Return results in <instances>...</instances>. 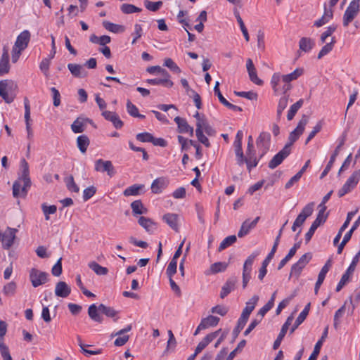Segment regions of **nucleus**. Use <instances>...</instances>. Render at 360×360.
I'll return each mask as SVG.
<instances>
[{"label":"nucleus","mask_w":360,"mask_h":360,"mask_svg":"<svg viewBox=\"0 0 360 360\" xmlns=\"http://www.w3.org/2000/svg\"><path fill=\"white\" fill-rule=\"evenodd\" d=\"M127 109L128 113L134 117H139L141 119L145 118V115L139 114V110L135 105H134L130 101L127 103Z\"/></svg>","instance_id":"49"},{"label":"nucleus","mask_w":360,"mask_h":360,"mask_svg":"<svg viewBox=\"0 0 360 360\" xmlns=\"http://www.w3.org/2000/svg\"><path fill=\"white\" fill-rule=\"evenodd\" d=\"M291 148H289L288 146H285L283 148L280 150L276 155L269 162V167L270 169H274L280 165L282 162L286 158L290 153Z\"/></svg>","instance_id":"11"},{"label":"nucleus","mask_w":360,"mask_h":360,"mask_svg":"<svg viewBox=\"0 0 360 360\" xmlns=\"http://www.w3.org/2000/svg\"><path fill=\"white\" fill-rule=\"evenodd\" d=\"M360 181V169L354 171L352 175L348 178L347 181L345 183V185L350 191L356 187L359 181Z\"/></svg>","instance_id":"34"},{"label":"nucleus","mask_w":360,"mask_h":360,"mask_svg":"<svg viewBox=\"0 0 360 360\" xmlns=\"http://www.w3.org/2000/svg\"><path fill=\"white\" fill-rule=\"evenodd\" d=\"M236 240H237V238L235 235H231V236H229L225 238L220 243L218 250L220 252V251L226 249L229 246H230L232 244H233L234 243H236Z\"/></svg>","instance_id":"51"},{"label":"nucleus","mask_w":360,"mask_h":360,"mask_svg":"<svg viewBox=\"0 0 360 360\" xmlns=\"http://www.w3.org/2000/svg\"><path fill=\"white\" fill-rule=\"evenodd\" d=\"M228 267V264L226 262H215L210 265V269H207L205 274L206 275L215 274L219 272L224 271Z\"/></svg>","instance_id":"30"},{"label":"nucleus","mask_w":360,"mask_h":360,"mask_svg":"<svg viewBox=\"0 0 360 360\" xmlns=\"http://www.w3.org/2000/svg\"><path fill=\"white\" fill-rule=\"evenodd\" d=\"M120 9L122 13H126V14L137 13V12H140L141 11V8L135 6L134 5L129 4H122L121 6Z\"/></svg>","instance_id":"56"},{"label":"nucleus","mask_w":360,"mask_h":360,"mask_svg":"<svg viewBox=\"0 0 360 360\" xmlns=\"http://www.w3.org/2000/svg\"><path fill=\"white\" fill-rule=\"evenodd\" d=\"M311 259V254L310 252L304 254L299 260L292 266L289 278L295 277L296 279H298L302 270L309 262Z\"/></svg>","instance_id":"5"},{"label":"nucleus","mask_w":360,"mask_h":360,"mask_svg":"<svg viewBox=\"0 0 360 360\" xmlns=\"http://www.w3.org/2000/svg\"><path fill=\"white\" fill-rule=\"evenodd\" d=\"M234 14H235V16L237 19V21L239 24V26H240V28L241 30V32H243V34L245 37V39L246 40V41H249L250 40V36H249V34H248V30L243 22V20H242L239 13L238 11H235L234 12Z\"/></svg>","instance_id":"52"},{"label":"nucleus","mask_w":360,"mask_h":360,"mask_svg":"<svg viewBox=\"0 0 360 360\" xmlns=\"http://www.w3.org/2000/svg\"><path fill=\"white\" fill-rule=\"evenodd\" d=\"M71 288L64 281H59L55 288V295L57 297L65 298L70 295Z\"/></svg>","instance_id":"22"},{"label":"nucleus","mask_w":360,"mask_h":360,"mask_svg":"<svg viewBox=\"0 0 360 360\" xmlns=\"http://www.w3.org/2000/svg\"><path fill=\"white\" fill-rule=\"evenodd\" d=\"M95 170L99 172H106L110 177L113 176L116 173L112 162L102 159H98L95 162Z\"/></svg>","instance_id":"10"},{"label":"nucleus","mask_w":360,"mask_h":360,"mask_svg":"<svg viewBox=\"0 0 360 360\" xmlns=\"http://www.w3.org/2000/svg\"><path fill=\"white\" fill-rule=\"evenodd\" d=\"M219 318L214 316H208L201 320L200 328H207L209 327L216 326L219 322Z\"/></svg>","instance_id":"31"},{"label":"nucleus","mask_w":360,"mask_h":360,"mask_svg":"<svg viewBox=\"0 0 360 360\" xmlns=\"http://www.w3.org/2000/svg\"><path fill=\"white\" fill-rule=\"evenodd\" d=\"M259 160L257 159L256 155L253 153L252 155L246 156L244 159V163L246 164L247 169L249 172H251L253 167H257L258 165Z\"/></svg>","instance_id":"48"},{"label":"nucleus","mask_w":360,"mask_h":360,"mask_svg":"<svg viewBox=\"0 0 360 360\" xmlns=\"http://www.w3.org/2000/svg\"><path fill=\"white\" fill-rule=\"evenodd\" d=\"M131 208L134 216L138 214H146L148 212L142 202L140 200H134L131 203Z\"/></svg>","instance_id":"37"},{"label":"nucleus","mask_w":360,"mask_h":360,"mask_svg":"<svg viewBox=\"0 0 360 360\" xmlns=\"http://www.w3.org/2000/svg\"><path fill=\"white\" fill-rule=\"evenodd\" d=\"M271 135L268 132L263 131L260 133L259 137L257 139L256 143L262 154L259 158H262L264 155L269 150L270 146Z\"/></svg>","instance_id":"12"},{"label":"nucleus","mask_w":360,"mask_h":360,"mask_svg":"<svg viewBox=\"0 0 360 360\" xmlns=\"http://www.w3.org/2000/svg\"><path fill=\"white\" fill-rule=\"evenodd\" d=\"M99 311L105 314L106 316L112 318L114 319V321H117V314L119 313L118 311H116L114 308L111 307L105 306L103 304H101L98 306Z\"/></svg>","instance_id":"35"},{"label":"nucleus","mask_w":360,"mask_h":360,"mask_svg":"<svg viewBox=\"0 0 360 360\" xmlns=\"http://www.w3.org/2000/svg\"><path fill=\"white\" fill-rule=\"evenodd\" d=\"M344 143H345V139H343L340 143H339V145L336 147L334 153H333V155H331L330 157V159L329 160V162H328L326 167H325L324 170L323 171V172L321 173V176L320 178L321 179H323L325 176L327 175V174L329 172V171L330 170L331 167H333V165L335 160V158L336 157L338 156V153H339V151H340V148L344 145Z\"/></svg>","instance_id":"26"},{"label":"nucleus","mask_w":360,"mask_h":360,"mask_svg":"<svg viewBox=\"0 0 360 360\" xmlns=\"http://www.w3.org/2000/svg\"><path fill=\"white\" fill-rule=\"evenodd\" d=\"M259 219V217H257L252 221H250L249 219L245 220L242 223L240 229L238 232V236L239 238H243L244 236H247L252 229L256 227Z\"/></svg>","instance_id":"14"},{"label":"nucleus","mask_w":360,"mask_h":360,"mask_svg":"<svg viewBox=\"0 0 360 360\" xmlns=\"http://www.w3.org/2000/svg\"><path fill=\"white\" fill-rule=\"evenodd\" d=\"M24 107H25V120L26 123V130L27 132V139H32L33 136V131L31 128L30 123V101L27 97L24 98Z\"/></svg>","instance_id":"19"},{"label":"nucleus","mask_w":360,"mask_h":360,"mask_svg":"<svg viewBox=\"0 0 360 360\" xmlns=\"http://www.w3.org/2000/svg\"><path fill=\"white\" fill-rule=\"evenodd\" d=\"M330 266H331L330 261L328 260L325 264V265L322 267V269H321V271L319 274V276H318V279L315 284V288H314L315 294L318 293V291H319L321 285H322V283L325 279L326 275L327 274V273L328 272V271L330 268Z\"/></svg>","instance_id":"25"},{"label":"nucleus","mask_w":360,"mask_h":360,"mask_svg":"<svg viewBox=\"0 0 360 360\" xmlns=\"http://www.w3.org/2000/svg\"><path fill=\"white\" fill-rule=\"evenodd\" d=\"M335 42H336V41H335V38L333 37L331 39L330 42L327 43L326 45H324L318 54V56H317L318 59H321L324 56H326L328 53H330L333 50Z\"/></svg>","instance_id":"45"},{"label":"nucleus","mask_w":360,"mask_h":360,"mask_svg":"<svg viewBox=\"0 0 360 360\" xmlns=\"http://www.w3.org/2000/svg\"><path fill=\"white\" fill-rule=\"evenodd\" d=\"M102 115L106 120L111 122L116 129H121L122 127L123 122L120 120V117L116 112L108 110H103L102 112Z\"/></svg>","instance_id":"20"},{"label":"nucleus","mask_w":360,"mask_h":360,"mask_svg":"<svg viewBox=\"0 0 360 360\" xmlns=\"http://www.w3.org/2000/svg\"><path fill=\"white\" fill-rule=\"evenodd\" d=\"M162 4H163V3L162 1H155V2L150 1L149 0L144 1L145 7L148 10L153 11V12L158 11L161 8Z\"/></svg>","instance_id":"54"},{"label":"nucleus","mask_w":360,"mask_h":360,"mask_svg":"<svg viewBox=\"0 0 360 360\" xmlns=\"http://www.w3.org/2000/svg\"><path fill=\"white\" fill-rule=\"evenodd\" d=\"M177 269V261L172 259L167 268L166 274L168 277H172L176 273Z\"/></svg>","instance_id":"63"},{"label":"nucleus","mask_w":360,"mask_h":360,"mask_svg":"<svg viewBox=\"0 0 360 360\" xmlns=\"http://www.w3.org/2000/svg\"><path fill=\"white\" fill-rule=\"evenodd\" d=\"M89 267L94 271L97 275H106L108 273V269L98 264L96 262H91L88 264Z\"/></svg>","instance_id":"44"},{"label":"nucleus","mask_w":360,"mask_h":360,"mask_svg":"<svg viewBox=\"0 0 360 360\" xmlns=\"http://www.w3.org/2000/svg\"><path fill=\"white\" fill-rule=\"evenodd\" d=\"M214 94L217 96L219 101L225 105L226 108L231 109L234 111H239L241 112L243 109L237 105H235L231 103H229L224 96H221V93L219 90V82H216L215 85L214 86Z\"/></svg>","instance_id":"17"},{"label":"nucleus","mask_w":360,"mask_h":360,"mask_svg":"<svg viewBox=\"0 0 360 360\" xmlns=\"http://www.w3.org/2000/svg\"><path fill=\"white\" fill-rule=\"evenodd\" d=\"M360 257V251L354 256L352 263L347 269L346 272L342 276V278L336 287V291L339 292L349 281L350 276L353 274L356 269V266L359 262Z\"/></svg>","instance_id":"8"},{"label":"nucleus","mask_w":360,"mask_h":360,"mask_svg":"<svg viewBox=\"0 0 360 360\" xmlns=\"http://www.w3.org/2000/svg\"><path fill=\"white\" fill-rule=\"evenodd\" d=\"M98 307L93 304L89 307L88 314L91 320L96 322L102 323L103 319L99 313Z\"/></svg>","instance_id":"33"},{"label":"nucleus","mask_w":360,"mask_h":360,"mask_svg":"<svg viewBox=\"0 0 360 360\" xmlns=\"http://www.w3.org/2000/svg\"><path fill=\"white\" fill-rule=\"evenodd\" d=\"M68 68L71 74L77 78H84L87 76V72L83 68L81 65L69 63Z\"/></svg>","instance_id":"27"},{"label":"nucleus","mask_w":360,"mask_h":360,"mask_svg":"<svg viewBox=\"0 0 360 360\" xmlns=\"http://www.w3.org/2000/svg\"><path fill=\"white\" fill-rule=\"evenodd\" d=\"M360 11V0H352L345 11L342 18V25L347 27L357 16Z\"/></svg>","instance_id":"4"},{"label":"nucleus","mask_w":360,"mask_h":360,"mask_svg":"<svg viewBox=\"0 0 360 360\" xmlns=\"http://www.w3.org/2000/svg\"><path fill=\"white\" fill-rule=\"evenodd\" d=\"M336 29H337V25H333L328 27L326 30L325 32H323L321 35L320 40H321V43L322 44L325 43L326 39L328 37L331 36L332 34L336 30Z\"/></svg>","instance_id":"61"},{"label":"nucleus","mask_w":360,"mask_h":360,"mask_svg":"<svg viewBox=\"0 0 360 360\" xmlns=\"http://www.w3.org/2000/svg\"><path fill=\"white\" fill-rule=\"evenodd\" d=\"M221 332V329L207 335L197 345L195 352V356L200 353L211 342H212Z\"/></svg>","instance_id":"15"},{"label":"nucleus","mask_w":360,"mask_h":360,"mask_svg":"<svg viewBox=\"0 0 360 360\" xmlns=\"http://www.w3.org/2000/svg\"><path fill=\"white\" fill-rule=\"evenodd\" d=\"M235 94L240 97H243L249 100H257V94L252 91H235Z\"/></svg>","instance_id":"62"},{"label":"nucleus","mask_w":360,"mask_h":360,"mask_svg":"<svg viewBox=\"0 0 360 360\" xmlns=\"http://www.w3.org/2000/svg\"><path fill=\"white\" fill-rule=\"evenodd\" d=\"M30 32L28 30L22 31L16 39V41L14 44V46L19 48L20 49L25 50L29 44L30 40Z\"/></svg>","instance_id":"16"},{"label":"nucleus","mask_w":360,"mask_h":360,"mask_svg":"<svg viewBox=\"0 0 360 360\" xmlns=\"http://www.w3.org/2000/svg\"><path fill=\"white\" fill-rule=\"evenodd\" d=\"M174 122L177 124L179 133H189L191 136H193V128L188 124L184 118L176 117Z\"/></svg>","instance_id":"23"},{"label":"nucleus","mask_w":360,"mask_h":360,"mask_svg":"<svg viewBox=\"0 0 360 360\" xmlns=\"http://www.w3.org/2000/svg\"><path fill=\"white\" fill-rule=\"evenodd\" d=\"M345 303L339 309H338L334 315V323L333 326L335 328H338L340 324V319L342 317L345 311Z\"/></svg>","instance_id":"58"},{"label":"nucleus","mask_w":360,"mask_h":360,"mask_svg":"<svg viewBox=\"0 0 360 360\" xmlns=\"http://www.w3.org/2000/svg\"><path fill=\"white\" fill-rule=\"evenodd\" d=\"M164 65L169 68L174 72H181V69L179 67L169 58L165 60Z\"/></svg>","instance_id":"64"},{"label":"nucleus","mask_w":360,"mask_h":360,"mask_svg":"<svg viewBox=\"0 0 360 360\" xmlns=\"http://www.w3.org/2000/svg\"><path fill=\"white\" fill-rule=\"evenodd\" d=\"M138 222L147 232L153 233L156 229V224L150 218L141 217Z\"/></svg>","instance_id":"29"},{"label":"nucleus","mask_w":360,"mask_h":360,"mask_svg":"<svg viewBox=\"0 0 360 360\" xmlns=\"http://www.w3.org/2000/svg\"><path fill=\"white\" fill-rule=\"evenodd\" d=\"M178 215L173 213L165 214L162 219L174 231H178L179 226L177 224Z\"/></svg>","instance_id":"36"},{"label":"nucleus","mask_w":360,"mask_h":360,"mask_svg":"<svg viewBox=\"0 0 360 360\" xmlns=\"http://www.w3.org/2000/svg\"><path fill=\"white\" fill-rule=\"evenodd\" d=\"M17 231L16 229L7 228L3 234L2 246L4 249L8 250L13 245Z\"/></svg>","instance_id":"13"},{"label":"nucleus","mask_w":360,"mask_h":360,"mask_svg":"<svg viewBox=\"0 0 360 360\" xmlns=\"http://www.w3.org/2000/svg\"><path fill=\"white\" fill-rule=\"evenodd\" d=\"M304 73L303 68H296L292 72L281 76L282 81L289 84L291 81L297 79Z\"/></svg>","instance_id":"38"},{"label":"nucleus","mask_w":360,"mask_h":360,"mask_svg":"<svg viewBox=\"0 0 360 360\" xmlns=\"http://www.w3.org/2000/svg\"><path fill=\"white\" fill-rule=\"evenodd\" d=\"M49 274L32 268L30 271V280L33 287L37 288L48 281Z\"/></svg>","instance_id":"9"},{"label":"nucleus","mask_w":360,"mask_h":360,"mask_svg":"<svg viewBox=\"0 0 360 360\" xmlns=\"http://www.w3.org/2000/svg\"><path fill=\"white\" fill-rule=\"evenodd\" d=\"M195 134L198 140L204 144L206 147L210 146V143L208 139L203 134L201 122L199 121L196 123Z\"/></svg>","instance_id":"40"},{"label":"nucleus","mask_w":360,"mask_h":360,"mask_svg":"<svg viewBox=\"0 0 360 360\" xmlns=\"http://www.w3.org/2000/svg\"><path fill=\"white\" fill-rule=\"evenodd\" d=\"M87 123H92V120L89 118L77 117L72 124L71 129L74 133H82L85 130Z\"/></svg>","instance_id":"21"},{"label":"nucleus","mask_w":360,"mask_h":360,"mask_svg":"<svg viewBox=\"0 0 360 360\" xmlns=\"http://www.w3.org/2000/svg\"><path fill=\"white\" fill-rule=\"evenodd\" d=\"M41 209L46 220L49 219V214H55L57 211V207L56 205L47 206L45 203L41 205Z\"/></svg>","instance_id":"57"},{"label":"nucleus","mask_w":360,"mask_h":360,"mask_svg":"<svg viewBox=\"0 0 360 360\" xmlns=\"http://www.w3.org/2000/svg\"><path fill=\"white\" fill-rule=\"evenodd\" d=\"M65 182L68 189L70 191L78 193L79 191V186L75 184L74 177L71 175L65 179Z\"/></svg>","instance_id":"55"},{"label":"nucleus","mask_w":360,"mask_h":360,"mask_svg":"<svg viewBox=\"0 0 360 360\" xmlns=\"http://www.w3.org/2000/svg\"><path fill=\"white\" fill-rule=\"evenodd\" d=\"M143 188V185L134 184L127 188H126L123 194L124 196L137 195L139 193L141 189Z\"/></svg>","instance_id":"50"},{"label":"nucleus","mask_w":360,"mask_h":360,"mask_svg":"<svg viewBox=\"0 0 360 360\" xmlns=\"http://www.w3.org/2000/svg\"><path fill=\"white\" fill-rule=\"evenodd\" d=\"M314 45V41L309 37H302L299 41V48L304 52H309Z\"/></svg>","instance_id":"42"},{"label":"nucleus","mask_w":360,"mask_h":360,"mask_svg":"<svg viewBox=\"0 0 360 360\" xmlns=\"http://www.w3.org/2000/svg\"><path fill=\"white\" fill-rule=\"evenodd\" d=\"M76 282H77V285L80 288V290H82V292H83V294L84 295H86L88 297H95V295L94 293H92L91 292L85 288V286H84V285H83V283L82 282V280H81L80 275H77V277H76Z\"/></svg>","instance_id":"60"},{"label":"nucleus","mask_w":360,"mask_h":360,"mask_svg":"<svg viewBox=\"0 0 360 360\" xmlns=\"http://www.w3.org/2000/svg\"><path fill=\"white\" fill-rule=\"evenodd\" d=\"M9 70V55L7 51H4L0 58V76L8 73Z\"/></svg>","instance_id":"28"},{"label":"nucleus","mask_w":360,"mask_h":360,"mask_svg":"<svg viewBox=\"0 0 360 360\" xmlns=\"http://www.w3.org/2000/svg\"><path fill=\"white\" fill-rule=\"evenodd\" d=\"M89 143V139L86 135L79 136L77 139V145L82 153H86Z\"/></svg>","instance_id":"41"},{"label":"nucleus","mask_w":360,"mask_h":360,"mask_svg":"<svg viewBox=\"0 0 360 360\" xmlns=\"http://www.w3.org/2000/svg\"><path fill=\"white\" fill-rule=\"evenodd\" d=\"M308 121L309 117L306 115H303L297 127L290 132L288 137L289 143L285 145L288 146L289 148H291V146L299 139L300 136L302 134Z\"/></svg>","instance_id":"7"},{"label":"nucleus","mask_w":360,"mask_h":360,"mask_svg":"<svg viewBox=\"0 0 360 360\" xmlns=\"http://www.w3.org/2000/svg\"><path fill=\"white\" fill-rule=\"evenodd\" d=\"M235 148L237 164L242 166L244 164V159L246 158L244 156L242 146H236Z\"/></svg>","instance_id":"59"},{"label":"nucleus","mask_w":360,"mask_h":360,"mask_svg":"<svg viewBox=\"0 0 360 360\" xmlns=\"http://www.w3.org/2000/svg\"><path fill=\"white\" fill-rule=\"evenodd\" d=\"M310 309V303H308L302 311L299 314L298 317L295 320V322L290 329V333H292L295 329L305 320L307 316Z\"/></svg>","instance_id":"32"},{"label":"nucleus","mask_w":360,"mask_h":360,"mask_svg":"<svg viewBox=\"0 0 360 360\" xmlns=\"http://www.w3.org/2000/svg\"><path fill=\"white\" fill-rule=\"evenodd\" d=\"M258 251L253 252L245 261L243 267V288H245L251 278L252 266L255 259L259 255Z\"/></svg>","instance_id":"6"},{"label":"nucleus","mask_w":360,"mask_h":360,"mask_svg":"<svg viewBox=\"0 0 360 360\" xmlns=\"http://www.w3.org/2000/svg\"><path fill=\"white\" fill-rule=\"evenodd\" d=\"M16 290L17 283L15 281H11L4 285L2 293L6 297H13L15 295Z\"/></svg>","instance_id":"39"},{"label":"nucleus","mask_w":360,"mask_h":360,"mask_svg":"<svg viewBox=\"0 0 360 360\" xmlns=\"http://www.w3.org/2000/svg\"><path fill=\"white\" fill-rule=\"evenodd\" d=\"M303 100L300 99L297 101L295 103L291 105L290 110L288 112L287 118L288 120H291L295 117V114L298 111V110L302 107L303 105Z\"/></svg>","instance_id":"46"},{"label":"nucleus","mask_w":360,"mask_h":360,"mask_svg":"<svg viewBox=\"0 0 360 360\" xmlns=\"http://www.w3.org/2000/svg\"><path fill=\"white\" fill-rule=\"evenodd\" d=\"M20 165L22 168L21 176L13 183V195L15 198L20 196V190L22 194L25 195L27 192V188L31 186L28 163L25 159H22L20 161Z\"/></svg>","instance_id":"1"},{"label":"nucleus","mask_w":360,"mask_h":360,"mask_svg":"<svg viewBox=\"0 0 360 360\" xmlns=\"http://www.w3.org/2000/svg\"><path fill=\"white\" fill-rule=\"evenodd\" d=\"M169 184V180L165 177L155 179L151 184V190L153 193H160L166 188Z\"/></svg>","instance_id":"24"},{"label":"nucleus","mask_w":360,"mask_h":360,"mask_svg":"<svg viewBox=\"0 0 360 360\" xmlns=\"http://www.w3.org/2000/svg\"><path fill=\"white\" fill-rule=\"evenodd\" d=\"M238 282V278L236 276L230 277L224 283V285L221 288V290L220 292V297L224 299L226 297L231 291L235 289L236 284Z\"/></svg>","instance_id":"18"},{"label":"nucleus","mask_w":360,"mask_h":360,"mask_svg":"<svg viewBox=\"0 0 360 360\" xmlns=\"http://www.w3.org/2000/svg\"><path fill=\"white\" fill-rule=\"evenodd\" d=\"M18 84L11 79L0 81V96L7 103H11L17 94Z\"/></svg>","instance_id":"3"},{"label":"nucleus","mask_w":360,"mask_h":360,"mask_svg":"<svg viewBox=\"0 0 360 360\" xmlns=\"http://www.w3.org/2000/svg\"><path fill=\"white\" fill-rule=\"evenodd\" d=\"M259 300L258 295H253L246 303L245 307L243 309L240 317L238 320L237 326L234 328L233 331V335L234 338H236L240 333V330L245 326L248 318L254 310L257 303Z\"/></svg>","instance_id":"2"},{"label":"nucleus","mask_w":360,"mask_h":360,"mask_svg":"<svg viewBox=\"0 0 360 360\" xmlns=\"http://www.w3.org/2000/svg\"><path fill=\"white\" fill-rule=\"evenodd\" d=\"M103 25L107 30L114 33L121 32L124 30L123 26L108 21H103Z\"/></svg>","instance_id":"47"},{"label":"nucleus","mask_w":360,"mask_h":360,"mask_svg":"<svg viewBox=\"0 0 360 360\" xmlns=\"http://www.w3.org/2000/svg\"><path fill=\"white\" fill-rule=\"evenodd\" d=\"M147 82L152 85H162L169 88L174 85L173 82L167 78L149 79L147 80Z\"/></svg>","instance_id":"43"},{"label":"nucleus","mask_w":360,"mask_h":360,"mask_svg":"<svg viewBox=\"0 0 360 360\" xmlns=\"http://www.w3.org/2000/svg\"><path fill=\"white\" fill-rule=\"evenodd\" d=\"M288 96L284 95L282 96L278 102V108H277V117L280 118L283 111L285 109L288 103Z\"/></svg>","instance_id":"53"}]
</instances>
